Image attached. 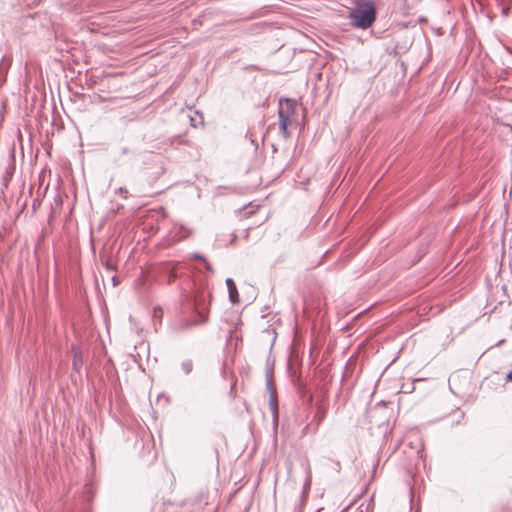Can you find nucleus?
<instances>
[{
  "label": "nucleus",
  "instance_id": "obj_1",
  "mask_svg": "<svg viewBox=\"0 0 512 512\" xmlns=\"http://www.w3.org/2000/svg\"><path fill=\"white\" fill-rule=\"evenodd\" d=\"M349 18L353 26L360 29H367L375 21V7L370 2L360 3L353 11H351Z\"/></svg>",
  "mask_w": 512,
  "mask_h": 512
},
{
  "label": "nucleus",
  "instance_id": "obj_2",
  "mask_svg": "<svg viewBox=\"0 0 512 512\" xmlns=\"http://www.w3.org/2000/svg\"><path fill=\"white\" fill-rule=\"evenodd\" d=\"M296 106L291 100H281L279 103V126L281 131L288 135V128L292 125Z\"/></svg>",
  "mask_w": 512,
  "mask_h": 512
},
{
  "label": "nucleus",
  "instance_id": "obj_3",
  "mask_svg": "<svg viewBox=\"0 0 512 512\" xmlns=\"http://www.w3.org/2000/svg\"><path fill=\"white\" fill-rule=\"evenodd\" d=\"M226 285L228 288L230 301L234 304L238 303L239 302V293H238L235 282L229 278L226 280Z\"/></svg>",
  "mask_w": 512,
  "mask_h": 512
},
{
  "label": "nucleus",
  "instance_id": "obj_4",
  "mask_svg": "<svg viewBox=\"0 0 512 512\" xmlns=\"http://www.w3.org/2000/svg\"><path fill=\"white\" fill-rule=\"evenodd\" d=\"M399 10L403 15H409L411 10L416 7L420 0H399Z\"/></svg>",
  "mask_w": 512,
  "mask_h": 512
},
{
  "label": "nucleus",
  "instance_id": "obj_5",
  "mask_svg": "<svg viewBox=\"0 0 512 512\" xmlns=\"http://www.w3.org/2000/svg\"><path fill=\"white\" fill-rule=\"evenodd\" d=\"M83 364L82 354L79 350H73V368L75 370H80Z\"/></svg>",
  "mask_w": 512,
  "mask_h": 512
},
{
  "label": "nucleus",
  "instance_id": "obj_6",
  "mask_svg": "<svg viewBox=\"0 0 512 512\" xmlns=\"http://www.w3.org/2000/svg\"><path fill=\"white\" fill-rule=\"evenodd\" d=\"M506 380L512 382V370L507 374Z\"/></svg>",
  "mask_w": 512,
  "mask_h": 512
}]
</instances>
